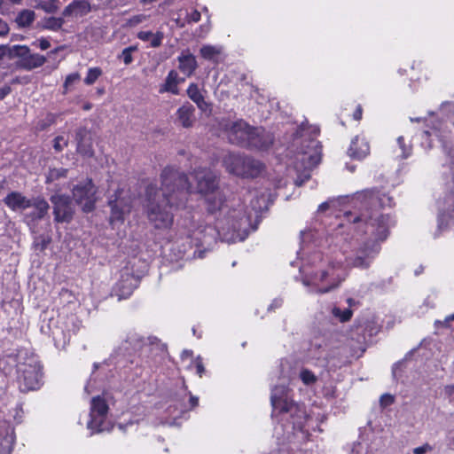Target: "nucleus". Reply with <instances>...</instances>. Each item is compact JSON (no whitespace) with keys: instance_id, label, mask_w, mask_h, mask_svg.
I'll list each match as a JSON object with an SVG mask.
<instances>
[{"instance_id":"nucleus-1","label":"nucleus","mask_w":454,"mask_h":454,"mask_svg":"<svg viewBox=\"0 0 454 454\" xmlns=\"http://www.w3.org/2000/svg\"><path fill=\"white\" fill-rule=\"evenodd\" d=\"M390 198L381 194L375 188L357 192L351 199L353 211H346L345 218L348 221L349 230L356 232L350 238L344 235V225L331 234V243L340 247L331 254L325 255L316 251L308 258V263L316 268L302 278V284L309 287V292L326 294L340 286L345 279L346 267L367 269L380 253V241H384L388 235L391 225L389 215H383L380 208L389 205Z\"/></svg>"},{"instance_id":"nucleus-2","label":"nucleus","mask_w":454,"mask_h":454,"mask_svg":"<svg viewBox=\"0 0 454 454\" xmlns=\"http://www.w3.org/2000/svg\"><path fill=\"white\" fill-rule=\"evenodd\" d=\"M160 179V190L154 184L147 185L144 207L148 221L155 229L168 230L174 221L172 209L184 207L193 188L186 175L172 167L162 170Z\"/></svg>"},{"instance_id":"nucleus-3","label":"nucleus","mask_w":454,"mask_h":454,"mask_svg":"<svg viewBox=\"0 0 454 454\" xmlns=\"http://www.w3.org/2000/svg\"><path fill=\"white\" fill-rule=\"evenodd\" d=\"M207 211L215 213L225 210L223 218L217 222L218 233L222 239L228 243L243 241L248 236L250 231L257 229L256 224H252V217H258V213L265 207L264 196H254L251 200V209L248 207L232 201L231 206L224 205V195L220 191H215L205 197Z\"/></svg>"},{"instance_id":"nucleus-4","label":"nucleus","mask_w":454,"mask_h":454,"mask_svg":"<svg viewBox=\"0 0 454 454\" xmlns=\"http://www.w3.org/2000/svg\"><path fill=\"white\" fill-rule=\"evenodd\" d=\"M319 129L304 122L294 134L290 152L294 153L292 164L298 173L294 180L296 186H301L310 178V170L321 160V146L317 140Z\"/></svg>"},{"instance_id":"nucleus-5","label":"nucleus","mask_w":454,"mask_h":454,"mask_svg":"<svg viewBox=\"0 0 454 454\" xmlns=\"http://www.w3.org/2000/svg\"><path fill=\"white\" fill-rule=\"evenodd\" d=\"M270 402L273 413H278L280 420L287 424L280 425L284 440L290 441L291 435L304 439L308 436L306 423L308 416L300 404L294 403L289 396L288 390L284 386H277L271 390Z\"/></svg>"},{"instance_id":"nucleus-6","label":"nucleus","mask_w":454,"mask_h":454,"mask_svg":"<svg viewBox=\"0 0 454 454\" xmlns=\"http://www.w3.org/2000/svg\"><path fill=\"white\" fill-rule=\"evenodd\" d=\"M424 135L427 137L434 136L441 142L442 152L446 157L445 163L442 165L445 169L443 174L448 173L450 176V180L446 183L448 193L442 201V205L439 201L438 228L442 229L447 224V219L450 217V214L454 212V147L452 136L450 130L442 127V123L434 126L431 130H426Z\"/></svg>"},{"instance_id":"nucleus-7","label":"nucleus","mask_w":454,"mask_h":454,"mask_svg":"<svg viewBox=\"0 0 454 454\" xmlns=\"http://www.w3.org/2000/svg\"><path fill=\"white\" fill-rule=\"evenodd\" d=\"M17 363L19 387L21 392L38 389L42 385V365L38 357L27 352L20 351Z\"/></svg>"},{"instance_id":"nucleus-8","label":"nucleus","mask_w":454,"mask_h":454,"mask_svg":"<svg viewBox=\"0 0 454 454\" xmlns=\"http://www.w3.org/2000/svg\"><path fill=\"white\" fill-rule=\"evenodd\" d=\"M223 161L226 170L238 176L254 178L263 170L261 161L242 154L228 153Z\"/></svg>"},{"instance_id":"nucleus-9","label":"nucleus","mask_w":454,"mask_h":454,"mask_svg":"<svg viewBox=\"0 0 454 454\" xmlns=\"http://www.w3.org/2000/svg\"><path fill=\"white\" fill-rule=\"evenodd\" d=\"M7 57L10 59H18L17 66L30 71L44 65L46 58L38 53H32L26 45H12L7 48Z\"/></svg>"},{"instance_id":"nucleus-10","label":"nucleus","mask_w":454,"mask_h":454,"mask_svg":"<svg viewBox=\"0 0 454 454\" xmlns=\"http://www.w3.org/2000/svg\"><path fill=\"white\" fill-rule=\"evenodd\" d=\"M108 405L104 398L98 395L91 399L90 403V419L88 421L87 427L94 433L109 431V423L106 422Z\"/></svg>"},{"instance_id":"nucleus-11","label":"nucleus","mask_w":454,"mask_h":454,"mask_svg":"<svg viewBox=\"0 0 454 454\" xmlns=\"http://www.w3.org/2000/svg\"><path fill=\"white\" fill-rule=\"evenodd\" d=\"M73 197L76 204L82 207L84 212H90L95 207L96 187L91 179H86L74 185L72 189Z\"/></svg>"},{"instance_id":"nucleus-12","label":"nucleus","mask_w":454,"mask_h":454,"mask_svg":"<svg viewBox=\"0 0 454 454\" xmlns=\"http://www.w3.org/2000/svg\"><path fill=\"white\" fill-rule=\"evenodd\" d=\"M53 205L54 220L58 223H69L73 219L74 207L69 196L56 193L50 199Z\"/></svg>"},{"instance_id":"nucleus-13","label":"nucleus","mask_w":454,"mask_h":454,"mask_svg":"<svg viewBox=\"0 0 454 454\" xmlns=\"http://www.w3.org/2000/svg\"><path fill=\"white\" fill-rule=\"evenodd\" d=\"M111 222L123 221L124 215L131 210V199L124 190L118 189L109 199Z\"/></svg>"},{"instance_id":"nucleus-14","label":"nucleus","mask_w":454,"mask_h":454,"mask_svg":"<svg viewBox=\"0 0 454 454\" xmlns=\"http://www.w3.org/2000/svg\"><path fill=\"white\" fill-rule=\"evenodd\" d=\"M192 176L197 182L196 191L204 197L219 190L217 177L210 169L206 168H196L192 172Z\"/></svg>"},{"instance_id":"nucleus-15","label":"nucleus","mask_w":454,"mask_h":454,"mask_svg":"<svg viewBox=\"0 0 454 454\" xmlns=\"http://www.w3.org/2000/svg\"><path fill=\"white\" fill-rule=\"evenodd\" d=\"M253 128L254 127L250 126L243 120H239L231 122L230 125H225L228 140L233 145L246 148Z\"/></svg>"},{"instance_id":"nucleus-16","label":"nucleus","mask_w":454,"mask_h":454,"mask_svg":"<svg viewBox=\"0 0 454 454\" xmlns=\"http://www.w3.org/2000/svg\"><path fill=\"white\" fill-rule=\"evenodd\" d=\"M139 279L129 270L121 271V276L114 286L115 294L118 300L127 299L138 286Z\"/></svg>"},{"instance_id":"nucleus-17","label":"nucleus","mask_w":454,"mask_h":454,"mask_svg":"<svg viewBox=\"0 0 454 454\" xmlns=\"http://www.w3.org/2000/svg\"><path fill=\"white\" fill-rule=\"evenodd\" d=\"M273 136L262 128H253L246 148L254 150H268L273 144Z\"/></svg>"},{"instance_id":"nucleus-18","label":"nucleus","mask_w":454,"mask_h":454,"mask_svg":"<svg viewBox=\"0 0 454 454\" xmlns=\"http://www.w3.org/2000/svg\"><path fill=\"white\" fill-rule=\"evenodd\" d=\"M74 139L76 141V152L82 157L94 156L93 139L90 130L82 127L76 129Z\"/></svg>"},{"instance_id":"nucleus-19","label":"nucleus","mask_w":454,"mask_h":454,"mask_svg":"<svg viewBox=\"0 0 454 454\" xmlns=\"http://www.w3.org/2000/svg\"><path fill=\"white\" fill-rule=\"evenodd\" d=\"M146 340L136 332H129L122 340L120 348L128 355L136 354L143 348Z\"/></svg>"},{"instance_id":"nucleus-20","label":"nucleus","mask_w":454,"mask_h":454,"mask_svg":"<svg viewBox=\"0 0 454 454\" xmlns=\"http://www.w3.org/2000/svg\"><path fill=\"white\" fill-rule=\"evenodd\" d=\"M30 200L31 199L19 192H12L4 199V204L12 211H23L31 207Z\"/></svg>"},{"instance_id":"nucleus-21","label":"nucleus","mask_w":454,"mask_h":454,"mask_svg":"<svg viewBox=\"0 0 454 454\" xmlns=\"http://www.w3.org/2000/svg\"><path fill=\"white\" fill-rule=\"evenodd\" d=\"M15 442L14 428L4 423L0 429V454H11Z\"/></svg>"},{"instance_id":"nucleus-22","label":"nucleus","mask_w":454,"mask_h":454,"mask_svg":"<svg viewBox=\"0 0 454 454\" xmlns=\"http://www.w3.org/2000/svg\"><path fill=\"white\" fill-rule=\"evenodd\" d=\"M91 11L90 4L86 0H74L62 12L63 17H83Z\"/></svg>"},{"instance_id":"nucleus-23","label":"nucleus","mask_w":454,"mask_h":454,"mask_svg":"<svg viewBox=\"0 0 454 454\" xmlns=\"http://www.w3.org/2000/svg\"><path fill=\"white\" fill-rule=\"evenodd\" d=\"M195 107L189 102L184 103L179 107L176 113L177 121L184 128H191L193 126L195 118Z\"/></svg>"},{"instance_id":"nucleus-24","label":"nucleus","mask_w":454,"mask_h":454,"mask_svg":"<svg viewBox=\"0 0 454 454\" xmlns=\"http://www.w3.org/2000/svg\"><path fill=\"white\" fill-rule=\"evenodd\" d=\"M369 152L370 146L368 142L364 138L356 137L351 141L348 154L353 159L362 160L368 155Z\"/></svg>"},{"instance_id":"nucleus-25","label":"nucleus","mask_w":454,"mask_h":454,"mask_svg":"<svg viewBox=\"0 0 454 454\" xmlns=\"http://www.w3.org/2000/svg\"><path fill=\"white\" fill-rule=\"evenodd\" d=\"M177 59L179 62L178 68L186 76H191L198 67L195 57L188 51H183Z\"/></svg>"},{"instance_id":"nucleus-26","label":"nucleus","mask_w":454,"mask_h":454,"mask_svg":"<svg viewBox=\"0 0 454 454\" xmlns=\"http://www.w3.org/2000/svg\"><path fill=\"white\" fill-rule=\"evenodd\" d=\"M187 95L189 98L197 105L200 110L204 113L211 111L210 105L205 100L204 96L196 83L189 85L187 89Z\"/></svg>"},{"instance_id":"nucleus-27","label":"nucleus","mask_w":454,"mask_h":454,"mask_svg":"<svg viewBox=\"0 0 454 454\" xmlns=\"http://www.w3.org/2000/svg\"><path fill=\"white\" fill-rule=\"evenodd\" d=\"M30 204L31 207H34V210L29 214L32 220H41L48 214L50 205L44 199L41 197L32 198Z\"/></svg>"},{"instance_id":"nucleus-28","label":"nucleus","mask_w":454,"mask_h":454,"mask_svg":"<svg viewBox=\"0 0 454 454\" xmlns=\"http://www.w3.org/2000/svg\"><path fill=\"white\" fill-rule=\"evenodd\" d=\"M137 38L143 42H148L153 48H158L161 45L164 34L161 31L153 33L152 31H140L137 35Z\"/></svg>"},{"instance_id":"nucleus-29","label":"nucleus","mask_w":454,"mask_h":454,"mask_svg":"<svg viewBox=\"0 0 454 454\" xmlns=\"http://www.w3.org/2000/svg\"><path fill=\"white\" fill-rule=\"evenodd\" d=\"M180 82L177 72L171 70L166 77L165 83L160 87L159 91L160 93L171 92L174 95H177L179 92L177 85Z\"/></svg>"},{"instance_id":"nucleus-30","label":"nucleus","mask_w":454,"mask_h":454,"mask_svg":"<svg viewBox=\"0 0 454 454\" xmlns=\"http://www.w3.org/2000/svg\"><path fill=\"white\" fill-rule=\"evenodd\" d=\"M65 17H47L42 20L41 21V27L43 29L51 30V31H59L64 23H65Z\"/></svg>"},{"instance_id":"nucleus-31","label":"nucleus","mask_w":454,"mask_h":454,"mask_svg":"<svg viewBox=\"0 0 454 454\" xmlns=\"http://www.w3.org/2000/svg\"><path fill=\"white\" fill-rule=\"evenodd\" d=\"M35 13L34 11L25 9L20 12L15 18V22L20 27H27L30 26L35 20Z\"/></svg>"},{"instance_id":"nucleus-32","label":"nucleus","mask_w":454,"mask_h":454,"mask_svg":"<svg viewBox=\"0 0 454 454\" xmlns=\"http://www.w3.org/2000/svg\"><path fill=\"white\" fill-rule=\"evenodd\" d=\"M67 173H68L67 168H50L46 174V184H51L55 181H58L61 178H65V177H67Z\"/></svg>"},{"instance_id":"nucleus-33","label":"nucleus","mask_w":454,"mask_h":454,"mask_svg":"<svg viewBox=\"0 0 454 454\" xmlns=\"http://www.w3.org/2000/svg\"><path fill=\"white\" fill-rule=\"evenodd\" d=\"M35 7L42 9L47 13H54L59 9V5L57 4L44 0H35Z\"/></svg>"},{"instance_id":"nucleus-34","label":"nucleus","mask_w":454,"mask_h":454,"mask_svg":"<svg viewBox=\"0 0 454 454\" xmlns=\"http://www.w3.org/2000/svg\"><path fill=\"white\" fill-rule=\"evenodd\" d=\"M200 54L206 59H213L215 56L220 54L221 51L219 48L213 45H204L200 48Z\"/></svg>"},{"instance_id":"nucleus-35","label":"nucleus","mask_w":454,"mask_h":454,"mask_svg":"<svg viewBox=\"0 0 454 454\" xmlns=\"http://www.w3.org/2000/svg\"><path fill=\"white\" fill-rule=\"evenodd\" d=\"M333 315L339 318L341 322L348 321L352 317V310L350 309H341L340 308L334 307L332 310Z\"/></svg>"},{"instance_id":"nucleus-36","label":"nucleus","mask_w":454,"mask_h":454,"mask_svg":"<svg viewBox=\"0 0 454 454\" xmlns=\"http://www.w3.org/2000/svg\"><path fill=\"white\" fill-rule=\"evenodd\" d=\"M101 74L102 70L99 67L89 68L87 75L84 78V83L87 85H92Z\"/></svg>"},{"instance_id":"nucleus-37","label":"nucleus","mask_w":454,"mask_h":454,"mask_svg":"<svg viewBox=\"0 0 454 454\" xmlns=\"http://www.w3.org/2000/svg\"><path fill=\"white\" fill-rule=\"evenodd\" d=\"M51 242V238L49 235H39L34 240V246L36 249L43 251L47 248Z\"/></svg>"},{"instance_id":"nucleus-38","label":"nucleus","mask_w":454,"mask_h":454,"mask_svg":"<svg viewBox=\"0 0 454 454\" xmlns=\"http://www.w3.org/2000/svg\"><path fill=\"white\" fill-rule=\"evenodd\" d=\"M137 51V46L132 45L122 50L120 59H122L125 65H129L133 61L132 53Z\"/></svg>"},{"instance_id":"nucleus-39","label":"nucleus","mask_w":454,"mask_h":454,"mask_svg":"<svg viewBox=\"0 0 454 454\" xmlns=\"http://www.w3.org/2000/svg\"><path fill=\"white\" fill-rule=\"evenodd\" d=\"M300 378L305 385H311L317 381L316 375L308 369H302L300 372Z\"/></svg>"},{"instance_id":"nucleus-40","label":"nucleus","mask_w":454,"mask_h":454,"mask_svg":"<svg viewBox=\"0 0 454 454\" xmlns=\"http://www.w3.org/2000/svg\"><path fill=\"white\" fill-rule=\"evenodd\" d=\"M397 144L402 151V154H401L402 158H403V159L408 158L411 153V146L405 145L404 139L403 137H399L397 138Z\"/></svg>"},{"instance_id":"nucleus-41","label":"nucleus","mask_w":454,"mask_h":454,"mask_svg":"<svg viewBox=\"0 0 454 454\" xmlns=\"http://www.w3.org/2000/svg\"><path fill=\"white\" fill-rule=\"evenodd\" d=\"M68 145V140L62 136H58L53 140V148L57 152H61Z\"/></svg>"},{"instance_id":"nucleus-42","label":"nucleus","mask_w":454,"mask_h":454,"mask_svg":"<svg viewBox=\"0 0 454 454\" xmlns=\"http://www.w3.org/2000/svg\"><path fill=\"white\" fill-rule=\"evenodd\" d=\"M454 321V313L446 317L444 320H436L434 322L435 328L444 327V328H450V322Z\"/></svg>"},{"instance_id":"nucleus-43","label":"nucleus","mask_w":454,"mask_h":454,"mask_svg":"<svg viewBox=\"0 0 454 454\" xmlns=\"http://www.w3.org/2000/svg\"><path fill=\"white\" fill-rule=\"evenodd\" d=\"M440 110L446 115H449L450 114H454V102H452V101L443 102L441 105Z\"/></svg>"},{"instance_id":"nucleus-44","label":"nucleus","mask_w":454,"mask_h":454,"mask_svg":"<svg viewBox=\"0 0 454 454\" xmlns=\"http://www.w3.org/2000/svg\"><path fill=\"white\" fill-rule=\"evenodd\" d=\"M196 368V373L201 378L205 372V367L203 365L200 356H198L194 361L192 362Z\"/></svg>"},{"instance_id":"nucleus-45","label":"nucleus","mask_w":454,"mask_h":454,"mask_svg":"<svg viewBox=\"0 0 454 454\" xmlns=\"http://www.w3.org/2000/svg\"><path fill=\"white\" fill-rule=\"evenodd\" d=\"M434 450L429 443H425L422 446L416 447L412 450L413 454H426Z\"/></svg>"},{"instance_id":"nucleus-46","label":"nucleus","mask_w":454,"mask_h":454,"mask_svg":"<svg viewBox=\"0 0 454 454\" xmlns=\"http://www.w3.org/2000/svg\"><path fill=\"white\" fill-rule=\"evenodd\" d=\"M79 79H80V74L78 73H73V74H68L66 78L64 87L66 89H67L70 85H72L73 83L77 82Z\"/></svg>"},{"instance_id":"nucleus-47","label":"nucleus","mask_w":454,"mask_h":454,"mask_svg":"<svg viewBox=\"0 0 454 454\" xmlns=\"http://www.w3.org/2000/svg\"><path fill=\"white\" fill-rule=\"evenodd\" d=\"M33 45L39 47L42 51H45L50 48L51 43L50 42L45 38H41L37 41H35L33 43Z\"/></svg>"},{"instance_id":"nucleus-48","label":"nucleus","mask_w":454,"mask_h":454,"mask_svg":"<svg viewBox=\"0 0 454 454\" xmlns=\"http://www.w3.org/2000/svg\"><path fill=\"white\" fill-rule=\"evenodd\" d=\"M394 396L389 394H384L380 397V403L383 406L390 405L394 403Z\"/></svg>"},{"instance_id":"nucleus-49","label":"nucleus","mask_w":454,"mask_h":454,"mask_svg":"<svg viewBox=\"0 0 454 454\" xmlns=\"http://www.w3.org/2000/svg\"><path fill=\"white\" fill-rule=\"evenodd\" d=\"M200 12L197 10H194L192 13L187 14V22H198L200 20Z\"/></svg>"},{"instance_id":"nucleus-50","label":"nucleus","mask_w":454,"mask_h":454,"mask_svg":"<svg viewBox=\"0 0 454 454\" xmlns=\"http://www.w3.org/2000/svg\"><path fill=\"white\" fill-rule=\"evenodd\" d=\"M12 91V88L9 85L0 87V100H3Z\"/></svg>"},{"instance_id":"nucleus-51","label":"nucleus","mask_w":454,"mask_h":454,"mask_svg":"<svg viewBox=\"0 0 454 454\" xmlns=\"http://www.w3.org/2000/svg\"><path fill=\"white\" fill-rule=\"evenodd\" d=\"M9 32L8 24L0 19V36L6 35Z\"/></svg>"},{"instance_id":"nucleus-52","label":"nucleus","mask_w":454,"mask_h":454,"mask_svg":"<svg viewBox=\"0 0 454 454\" xmlns=\"http://www.w3.org/2000/svg\"><path fill=\"white\" fill-rule=\"evenodd\" d=\"M283 303V300L282 299H275L272 303L270 305L269 307V309H276V308H279L281 307Z\"/></svg>"},{"instance_id":"nucleus-53","label":"nucleus","mask_w":454,"mask_h":454,"mask_svg":"<svg viewBox=\"0 0 454 454\" xmlns=\"http://www.w3.org/2000/svg\"><path fill=\"white\" fill-rule=\"evenodd\" d=\"M444 393L448 396H451L454 395V385H447L444 387Z\"/></svg>"},{"instance_id":"nucleus-54","label":"nucleus","mask_w":454,"mask_h":454,"mask_svg":"<svg viewBox=\"0 0 454 454\" xmlns=\"http://www.w3.org/2000/svg\"><path fill=\"white\" fill-rule=\"evenodd\" d=\"M190 404H191L192 408H194V407L198 406V404H199V398L197 396H194V395H191V396H190Z\"/></svg>"},{"instance_id":"nucleus-55","label":"nucleus","mask_w":454,"mask_h":454,"mask_svg":"<svg viewBox=\"0 0 454 454\" xmlns=\"http://www.w3.org/2000/svg\"><path fill=\"white\" fill-rule=\"evenodd\" d=\"M353 117L355 120L359 121L362 118V108L361 106H358L356 110L355 111Z\"/></svg>"},{"instance_id":"nucleus-56","label":"nucleus","mask_w":454,"mask_h":454,"mask_svg":"<svg viewBox=\"0 0 454 454\" xmlns=\"http://www.w3.org/2000/svg\"><path fill=\"white\" fill-rule=\"evenodd\" d=\"M329 207V203L328 202H323L322 204L319 205L318 207V211H325L326 209H328Z\"/></svg>"},{"instance_id":"nucleus-57","label":"nucleus","mask_w":454,"mask_h":454,"mask_svg":"<svg viewBox=\"0 0 454 454\" xmlns=\"http://www.w3.org/2000/svg\"><path fill=\"white\" fill-rule=\"evenodd\" d=\"M296 454H315V453L313 450L306 448V449L300 450Z\"/></svg>"},{"instance_id":"nucleus-58","label":"nucleus","mask_w":454,"mask_h":454,"mask_svg":"<svg viewBox=\"0 0 454 454\" xmlns=\"http://www.w3.org/2000/svg\"><path fill=\"white\" fill-rule=\"evenodd\" d=\"M175 22H176V26L179 27H184L185 26V22L183 21L181 19L175 20Z\"/></svg>"},{"instance_id":"nucleus-59","label":"nucleus","mask_w":454,"mask_h":454,"mask_svg":"<svg viewBox=\"0 0 454 454\" xmlns=\"http://www.w3.org/2000/svg\"><path fill=\"white\" fill-rule=\"evenodd\" d=\"M192 355V352L191 350H184L182 353V358L191 357Z\"/></svg>"},{"instance_id":"nucleus-60","label":"nucleus","mask_w":454,"mask_h":454,"mask_svg":"<svg viewBox=\"0 0 454 454\" xmlns=\"http://www.w3.org/2000/svg\"><path fill=\"white\" fill-rule=\"evenodd\" d=\"M147 340L149 341L150 344H153L155 340H157V338L156 337H149L147 339Z\"/></svg>"},{"instance_id":"nucleus-61","label":"nucleus","mask_w":454,"mask_h":454,"mask_svg":"<svg viewBox=\"0 0 454 454\" xmlns=\"http://www.w3.org/2000/svg\"><path fill=\"white\" fill-rule=\"evenodd\" d=\"M347 301H348V305H349V306H352L353 304H355V301H354L353 299H351V298H348V299L347 300Z\"/></svg>"},{"instance_id":"nucleus-62","label":"nucleus","mask_w":454,"mask_h":454,"mask_svg":"<svg viewBox=\"0 0 454 454\" xmlns=\"http://www.w3.org/2000/svg\"><path fill=\"white\" fill-rule=\"evenodd\" d=\"M270 454H286L285 452L279 451H272Z\"/></svg>"},{"instance_id":"nucleus-63","label":"nucleus","mask_w":454,"mask_h":454,"mask_svg":"<svg viewBox=\"0 0 454 454\" xmlns=\"http://www.w3.org/2000/svg\"><path fill=\"white\" fill-rule=\"evenodd\" d=\"M278 429H279V428H278V427H275V432H276V434H279Z\"/></svg>"},{"instance_id":"nucleus-64","label":"nucleus","mask_w":454,"mask_h":454,"mask_svg":"<svg viewBox=\"0 0 454 454\" xmlns=\"http://www.w3.org/2000/svg\"><path fill=\"white\" fill-rule=\"evenodd\" d=\"M203 12H208L207 8V7H204V8H203Z\"/></svg>"}]
</instances>
